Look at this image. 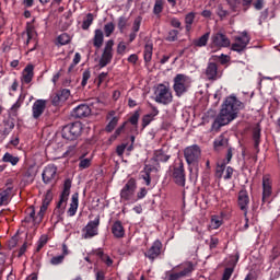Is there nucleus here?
Instances as JSON below:
<instances>
[{"mask_svg":"<svg viewBox=\"0 0 280 280\" xmlns=\"http://www.w3.org/2000/svg\"><path fill=\"white\" fill-rule=\"evenodd\" d=\"M244 108H246V105L240 101L237 96L233 94L228 96L225 102L222 104L220 114L212 122V130L218 132L222 126H229L230 121L237 119V113H240V110H244Z\"/></svg>","mask_w":280,"mask_h":280,"instance_id":"f257e3e1","label":"nucleus"},{"mask_svg":"<svg viewBox=\"0 0 280 280\" xmlns=\"http://www.w3.org/2000/svg\"><path fill=\"white\" fill-rule=\"evenodd\" d=\"M84 130V127L82 126V122L74 121L72 124H68L63 126L61 130V137L66 141H72V144L68 147V154H73L78 148V139L82 137V131Z\"/></svg>","mask_w":280,"mask_h":280,"instance_id":"f03ea898","label":"nucleus"},{"mask_svg":"<svg viewBox=\"0 0 280 280\" xmlns=\"http://www.w3.org/2000/svg\"><path fill=\"white\" fill-rule=\"evenodd\" d=\"M194 262L191 261H185L182 262L175 267L171 271L166 272V279L167 280H182L185 279V277H191V273L194 272Z\"/></svg>","mask_w":280,"mask_h":280,"instance_id":"7ed1b4c3","label":"nucleus"},{"mask_svg":"<svg viewBox=\"0 0 280 280\" xmlns=\"http://www.w3.org/2000/svg\"><path fill=\"white\" fill-rule=\"evenodd\" d=\"M191 89V78L187 74L178 73L173 79V91L176 97H183Z\"/></svg>","mask_w":280,"mask_h":280,"instance_id":"20e7f679","label":"nucleus"},{"mask_svg":"<svg viewBox=\"0 0 280 280\" xmlns=\"http://www.w3.org/2000/svg\"><path fill=\"white\" fill-rule=\"evenodd\" d=\"M154 102H156V104H163V106L172 104V102H174V95L170 86L163 83L158 84L154 88Z\"/></svg>","mask_w":280,"mask_h":280,"instance_id":"39448f33","label":"nucleus"},{"mask_svg":"<svg viewBox=\"0 0 280 280\" xmlns=\"http://www.w3.org/2000/svg\"><path fill=\"white\" fill-rule=\"evenodd\" d=\"M168 175L172 177V180L175 183V185H178V187H185L187 178L185 175V164L183 161H179L173 166H170Z\"/></svg>","mask_w":280,"mask_h":280,"instance_id":"423d86ee","label":"nucleus"},{"mask_svg":"<svg viewBox=\"0 0 280 280\" xmlns=\"http://www.w3.org/2000/svg\"><path fill=\"white\" fill-rule=\"evenodd\" d=\"M113 47H115V40L108 39L105 44L103 54L101 56V59L98 61L100 69H104L107 65H110L113 62Z\"/></svg>","mask_w":280,"mask_h":280,"instance_id":"0eeeda50","label":"nucleus"},{"mask_svg":"<svg viewBox=\"0 0 280 280\" xmlns=\"http://www.w3.org/2000/svg\"><path fill=\"white\" fill-rule=\"evenodd\" d=\"M200 154H201V151L198 144L187 147L184 150V156L188 165H198V161H200Z\"/></svg>","mask_w":280,"mask_h":280,"instance_id":"6e6552de","label":"nucleus"},{"mask_svg":"<svg viewBox=\"0 0 280 280\" xmlns=\"http://www.w3.org/2000/svg\"><path fill=\"white\" fill-rule=\"evenodd\" d=\"M234 40L235 43H233L231 46L232 51L242 54V51H244L250 44V35H248V32L244 31L241 33V36H236Z\"/></svg>","mask_w":280,"mask_h":280,"instance_id":"1a4fd4ad","label":"nucleus"},{"mask_svg":"<svg viewBox=\"0 0 280 280\" xmlns=\"http://www.w3.org/2000/svg\"><path fill=\"white\" fill-rule=\"evenodd\" d=\"M161 253H163V243L160 240L153 242L149 249L144 252V257L153 264L155 259L161 257Z\"/></svg>","mask_w":280,"mask_h":280,"instance_id":"9d476101","label":"nucleus"},{"mask_svg":"<svg viewBox=\"0 0 280 280\" xmlns=\"http://www.w3.org/2000/svg\"><path fill=\"white\" fill-rule=\"evenodd\" d=\"M211 45L212 47H217V49H222L226 47H231V39L226 34L222 32L213 33L211 36Z\"/></svg>","mask_w":280,"mask_h":280,"instance_id":"9b49d317","label":"nucleus"},{"mask_svg":"<svg viewBox=\"0 0 280 280\" xmlns=\"http://www.w3.org/2000/svg\"><path fill=\"white\" fill-rule=\"evenodd\" d=\"M42 178L45 185L56 183V180H58V167L54 164L47 165L43 171Z\"/></svg>","mask_w":280,"mask_h":280,"instance_id":"f8f14e48","label":"nucleus"},{"mask_svg":"<svg viewBox=\"0 0 280 280\" xmlns=\"http://www.w3.org/2000/svg\"><path fill=\"white\" fill-rule=\"evenodd\" d=\"M135 191H137V179L129 178L128 182L125 184L122 189L120 190V198L121 200L128 201L135 196Z\"/></svg>","mask_w":280,"mask_h":280,"instance_id":"ddd939ff","label":"nucleus"},{"mask_svg":"<svg viewBox=\"0 0 280 280\" xmlns=\"http://www.w3.org/2000/svg\"><path fill=\"white\" fill-rule=\"evenodd\" d=\"M85 232L84 240H91L96 235H100V217H96L93 221H90L83 229Z\"/></svg>","mask_w":280,"mask_h":280,"instance_id":"4468645a","label":"nucleus"},{"mask_svg":"<svg viewBox=\"0 0 280 280\" xmlns=\"http://www.w3.org/2000/svg\"><path fill=\"white\" fill-rule=\"evenodd\" d=\"M238 209L243 211L244 218L248 215V205H250V197L248 196V190L242 189L238 191L237 196Z\"/></svg>","mask_w":280,"mask_h":280,"instance_id":"2eb2a0df","label":"nucleus"},{"mask_svg":"<svg viewBox=\"0 0 280 280\" xmlns=\"http://www.w3.org/2000/svg\"><path fill=\"white\" fill-rule=\"evenodd\" d=\"M43 218H45V214H42L40 212L36 215V210L34 209V206L28 207L26 209V217L24 218V222L30 224L31 222H34V224H40L43 222Z\"/></svg>","mask_w":280,"mask_h":280,"instance_id":"dca6fc26","label":"nucleus"},{"mask_svg":"<svg viewBox=\"0 0 280 280\" xmlns=\"http://www.w3.org/2000/svg\"><path fill=\"white\" fill-rule=\"evenodd\" d=\"M272 196V179L270 175L262 176V202H267Z\"/></svg>","mask_w":280,"mask_h":280,"instance_id":"f3484780","label":"nucleus"},{"mask_svg":"<svg viewBox=\"0 0 280 280\" xmlns=\"http://www.w3.org/2000/svg\"><path fill=\"white\" fill-rule=\"evenodd\" d=\"M117 112L115 110H109L106 115V121L108 124L105 126V132H113L115 128H117V124H119V117L116 116Z\"/></svg>","mask_w":280,"mask_h":280,"instance_id":"a211bd4d","label":"nucleus"},{"mask_svg":"<svg viewBox=\"0 0 280 280\" xmlns=\"http://www.w3.org/2000/svg\"><path fill=\"white\" fill-rule=\"evenodd\" d=\"M71 115L74 119H84V117L91 115V107L86 104H81L73 108Z\"/></svg>","mask_w":280,"mask_h":280,"instance_id":"6ab92c4d","label":"nucleus"},{"mask_svg":"<svg viewBox=\"0 0 280 280\" xmlns=\"http://www.w3.org/2000/svg\"><path fill=\"white\" fill-rule=\"evenodd\" d=\"M46 108H47V101L45 100L35 101L32 106L33 119H39L43 113H45Z\"/></svg>","mask_w":280,"mask_h":280,"instance_id":"aec40b11","label":"nucleus"},{"mask_svg":"<svg viewBox=\"0 0 280 280\" xmlns=\"http://www.w3.org/2000/svg\"><path fill=\"white\" fill-rule=\"evenodd\" d=\"M71 194V179H66L65 184H63V190L60 194V199L57 203V209H61L62 203L67 202V200H69V196Z\"/></svg>","mask_w":280,"mask_h":280,"instance_id":"412c9836","label":"nucleus"},{"mask_svg":"<svg viewBox=\"0 0 280 280\" xmlns=\"http://www.w3.org/2000/svg\"><path fill=\"white\" fill-rule=\"evenodd\" d=\"M171 159L172 155L167 154L165 150L158 149L153 152L152 161H154V163L159 165L160 163H167V161H170Z\"/></svg>","mask_w":280,"mask_h":280,"instance_id":"4be33fe9","label":"nucleus"},{"mask_svg":"<svg viewBox=\"0 0 280 280\" xmlns=\"http://www.w3.org/2000/svg\"><path fill=\"white\" fill-rule=\"evenodd\" d=\"M52 200H54V192H51V189H48L43 198V203L39 209L40 218H43V215H45V213L47 212V209Z\"/></svg>","mask_w":280,"mask_h":280,"instance_id":"5701e85b","label":"nucleus"},{"mask_svg":"<svg viewBox=\"0 0 280 280\" xmlns=\"http://www.w3.org/2000/svg\"><path fill=\"white\" fill-rule=\"evenodd\" d=\"M80 206V194L74 192L71 197L70 208L67 211L69 218H73L78 213V207Z\"/></svg>","mask_w":280,"mask_h":280,"instance_id":"b1692460","label":"nucleus"},{"mask_svg":"<svg viewBox=\"0 0 280 280\" xmlns=\"http://www.w3.org/2000/svg\"><path fill=\"white\" fill-rule=\"evenodd\" d=\"M12 189H14V186L12 185V179H8L7 189L0 192V207L3 205H8L10 200V195L12 194Z\"/></svg>","mask_w":280,"mask_h":280,"instance_id":"393cba45","label":"nucleus"},{"mask_svg":"<svg viewBox=\"0 0 280 280\" xmlns=\"http://www.w3.org/2000/svg\"><path fill=\"white\" fill-rule=\"evenodd\" d=\"M213 148L215 152H220V150H224V148H229V138L226 135L222 133L217 137L213 141Z\"/></svg>","mask_w":280,"mask_h":280,"instance_id":"a878e982","label":"nucleus"},{"mask_svg":"<svg viewBox=\"0 0 280 280\" xmlns=\"http://www.w3.org/2000/svg\"><path fill=\"white\" fill-rule=\"evenodd\" d=\"M112 233L117 240H121V237H125L126 230L124 229V223H121V221L119 220L115 221L112 225Z\"/></svg>","mask_w":280,"mask_h":280,"instance_id":"bb28decb","label":"nucleus"},{"mask_svg":"<svg viewBox=\"0 0 280 280\" xmlns=\"http://www.w3.org/2000/svg\"><path fill=\"white\" fill-rule=\"evenodd\" d=\"M34 80V65H27L22 72V84H30Z\"/></svg>","mask_w":280,"mask_h":280,"instance_id":"cd10ccee","label":"nucleus"},{"mask_svg":"<svg viewBox=\"0 0 280 280\" xmlns=\"http://www.w3.org/2000/svg\"><path fill=\"white\" fill-rule=\"evenodd\" d=\"M206 78L212 81L218 80V63L215 62L208 63L206 68Z\"/></svg>","mask_w":280,"mask_h":280,"instance_id":"c85d7f7f","label":"nucleus"},{"mask_svg":"<svg viewBox=\"0 0 280 280\" xmlns=\"http://www.w3.org/2000/svg\"><path fill=\"white\" fill-rule=\"evenodd\" d=\"M93 255H96V257L100 258L101 261H103V264H105V266H107L108 268L113 266V258L105 254L103 248H97L93 250Z\"/></svg>","mask_w":280,"mask_h":280,"instance_id":"c756f323","label":"nucleus"},{"mask_svg":"<svg viewBox=\"0 0 280 280\" xmlns=\"http://www.w3.org/2000/svg\"><path fill=\"white\" fill-rule=\"evenodd\" d=\"M153 51H154V44H152V42L148 40L144 45V51H143L144 62L152 61Z\"/></svg>","mask_w":280,"mask_h":280,"instance_id":"7c9ffc66","label":"nucleus"},{"mask_svg":"<svg viewBox=\"0 0 280 280\" xmlns=\"http://www.w3.org/2000/svg\"><path fill=\"white\" fill-rule=\"evenodd\" d=\"M93 45L96 49H100L104 45V32L100 28L94 32Z\"/></svg>","mask_w":280,"mask_h":280,"instance_id":"2f4dec72","label":"nucleus"},{"mask_svg":"<svg viewBox=\"0 0 280 280\" xmlns=\"http://www.w3.org/2000/svg\"><path fill=\"white\" fill-rule=\"evenodd\" d=\"M163 10H165V0H155L153 5V14L156 16V19H161Z\"/></svg>","mask_w":280,"mask_h":280,"instance_id":"473e14b6","label":"nucleus"},{"mask_svg":"<svg viewBox=\"0 0 280 280\" xmlns=\"http://www.w3.org/2000/svg\"><path fill=\"white\" fill-rule=\"evenodd\" d=\"M209 36H211V33L207 32L201 37L194 39L192 45L195 47H207V43H209Z\"/></svg>","mask_w":280,"mask_h":280,"instance_id":"72a5a7b5","label":"nucleus"},{"mask_svg":"<svg viewBox=\"0 0 280 280\" xmlns=\"http://www.w3.org/2000/svg\"><path fill=\"white\" fill-rule=\"evenodd\" d=\"M185 28L186 32H191V25H194V21H196V12L191 11L185 15Z\"/></svg>","mask_w":280,"mask_h":280,"instance_id":"f704fd0d","label":"nucleus"},{"mask_svg":"<svg viewBox=\"0 0 280 280\" xmlns=\"http://www.w3.org/2000/svg\"><path fill=\"white\" fill-rule=\"evenodd\" d=\"M254 148L256 152H259V143H261V129L256 128L253 131Z\"/></svg>","mask_w":280,"mask_h":280,"instance_id":"c9c22d12","label":"nucleus"},{"mask_svg":"<svg viewBox=\"0 0 280 280\" xmlns=\"http://www.w3.org/2000/svg\"><path fill=\"white\" fill-rule=\"evenodd\" d=\"M22 182L24 185H31V183H34V173H32L31 170H26L22 174Z\"/></svg>","mask_w":280,"mask_h":280,"instance_id":"e433bc0d","label":"nucleus"},{"mask_svg":"<svg viewBox=\"0 0 280 280\" xmlns=\"http://www.w3.org/2000/svg\"><path fill=\"white\" fill-rule=\"evenodd\" d=\"M237 261H240V253H236L235 255L229 257V260L226 261V268H232V270L235 271V266H237Z\"/></svg>","mask_w":280,"mask_h":280,"instance_id":"4c0bfd02","label":"nucleus"},{"mask_svg":"<svg viewBox=\"0 0 280 280\" xmlns=\"http://www.w3.org/2000/svg\"><path fill=\"white\" fill-rule=\"evenodd\" d=\"M3 163H11V165H16L19 163V156H14L11 153H4L2 158Z\"/></svg>","mask_w":280,"mask_h":280,"instance_id":"58836bf2","label":"nucleus"},{"mask_svg":"<svg viewBox=\"0 0 280 280\" xmlns=\"http://www.w3.org/2000/svg\"><path fill=\"white\" fill-rule=\"evenodd\" d=\"M126 126H128V121H124V122L121 124V126H119V127L115 130L114 135H112L110 138H109L110 141H115V139H117V137H120L121 133L124 132V130H126Z\"/></svg>","mask_w":280,"mask_h":280,"instance_id":"ea45409f","label":"nucleus"},{"mask_svg":"<svg viewBox=\"0 0 280 280\" xmlns=\"http://www.w3.org/2000/svg\"><path fill=\"white\" fill-rule=\"evenodd\" d=\"M47 242H49V237L47 235H42L37 242L35 253H40V250H43Z\"/></svg>","mask_w":280,"mask_h":280,"instance_id":"a19ab883","label":"nucleus"},{"mask_svg":"<svg viewBox=\"0 0 280 280\" xmlns=\"http://www.w3.org/2000/svg\"><path fill=\"white\" fill-rule=\"evenodd\" d=\"M139 117H141V114L139 113V110H136L129 118H128V124H131V126H135V128H137V126H139Z\"/></svg>","mask_w":280,"mask_h":280,"instance_id":"79ce46f5","label":"nucleus"},{"mask_svg":"<svg viewBox=\"0 0 280 280\" xmlns=\"http://www.w3.org/2000/svg\"><path fill=\"white\" fill-rule=\"evenodd\" d=\"M93 21H94L93 13H88L86 18L83 20L82 30H89V27L93 25Z\"/></svg>","mask_w":280,"mask_h":280,"instance_id":"37998d69","label":"nucleus"},{"mask_svg":"<svg viewBox=\"0 0 280 280\" xmlns=\"http://www.w3.org/2000/svg\"><path fill=\"white\" fill-rule=\"evenodd\" d=\"M224 170H226V162H223L221 164L218 163L215 168V177L222 178V176L224 175Z\"/></svg>","mask_w":280,"mask_h":280,"instance_id":"c03bdc74","label":"nucleus"},{"mask_svg":"<svg viewBox=\"0 0 280 280\" xmlns=\"http://www.w3.org/2000/svg\"><path fill=\"white\" fill-rule=\"evenodd\" d=\"M79 161H80L79 167H80L81 170H89V167H91V159H89V158H85V159H84V156H81V158L79 159Z\"/></svg>","mask_w":280,"mask_h":280,"instance_id":"a18cd8bd","label":"nucleus"},{"mask_svg":"<svg viewBox=\"0 0 280 280\" xmlns=\"http://www.w3.org/2000/svg\"><path fill=\"white\" fill-rule=\"evenodd\" d=\"M229 15V11L224 10V7L222 4H219L217 8V16L221 19V21H224L226 16Z\"/></svg>","mask_w":280,"mask_h":280,"instance_id":"49530a36","label":"nucleus"},{"mask_svg":"<svg viewBox=\"0 0 280 280\" xmlns=\"http://www.w3.org/2000/svg\"><path fill=\"white\" fill-rule=\"evenodd\" d=\"M113 32H115V24L113 22H109L104 25V33L107 38L110 37Z\"/></svg>","mask_w":280,"mask_h":280,"instance_id":"de8ad7c7","label":"nucleus"},{"mask_svg":"<svg viewBox=\"0 0 280 280\" xmlns=\"http://www.w3.org/2000/svg\"><path fill=\"white\" fill-rule=\"evenodd\" d=\"M166 40L168 43H176V40H178V31L177 30H171L168 32V35L166 37Z\"/></svg>","mask_w":280,"mask_h":280,"instance_id":"09e8293b","label":"nucleus"},{"mask_svg":"<svg viewBox=\"0 0 280 280\" xmlns=\"http://www.w3.org/2000/svg\"><path fill=\"white\" fill-rule=\"evenodd\" d=\"M127 25H128V18L120 16L118 19V30H119V32L124 33V30H126Z\"/></svg>","mask_w":280,"mask_h":280,"instance_id":"8fccbe9b","label":"nucleus"},{"mask_svg":"<svg viewBox=\"0 0 280 280\" xmlns=\"http://www.w3.org/2000/svg\"><path fill=\"white\" fill-rule=\"evenodd\" d=\"M57 40L59 45H69V43H71V37H69L67 33H63L58 36Z\"/></svg>","mask_w":280,"mask_h":280,"instance_id":"3c124183","label":"nucleus"},{"mask_svg":"<svg viewBox=\"0 0 280 280\" xmlns=\"http://www.w3.org/2000/svg\"><path fill=\"white\" fill-rule=\"evenodd\" d=\"M152 121H154V118L150 114L144 115L142 117V130H145V128H148Z\"/></svg>","mask_w":280,"mask_h":280,"instance_id":"603ef678","label":"nucleus"},{"mask_svg":"<svg viewBox=\"0 0 280 280\" xmlns=\"http://www.w3.org/2000/svg\"><path fill=\"white\" fill-rule=\"evenodd\" d=\"M152 170H148L141 173V178L144 180L145 185L149 187V185L152 183V177L150 176Z\"/></svg>","mask_w":280,"mask_h":280,"instance_id":"864d4df0","label":"nucleus"},{"mask_svg":"<svg viewBox=\"0 0 280 280\" xmlns=\"http://www.w3.org/2000/svg\"><path fill=\"white\" fill-rule=\"evenodd\" d=\"M228 4L230 5V10L232 12H237V9L240 8V4L242 3L241 0H226Z\"/></svg>","mask_w":280,"mask_h":280,"instance_id":"5fc2aeb1","label":"nucleus"},{"mask_svg":"<svg viewBox=\"0 0 280 280\" xmlns=\"http://www.w3.org/2000/svg\"><path fill=\"white\" fill-rule=\"evenodd\" d=\"M89 80H91V70L88 69L83 71L81 86H86V84H89Z\"/></svg>","mask_w":280,"mask_h":280,"instance_id":"6e6d98bb","label":"nucleus"},{"mask_svg":"<svg viewBox=\"0 0 280 280\" xmlns=\"http://www.w3.org/2000/svg\"><path fill=\"white\" fill-rule=\"evenodd\" d=\"M141 21H143V18L138 16L133 21V25H132V32L137 34V32H139V30H141Z\"/></svg>","mask_w":280,"mask_h":280,"instance_id":"4d7b16f0","label":"nucleus"},{"mask_svg":"<svg viewBox=\"0 0 280 280\" xmlns=\"http://www.w3.org/2000/svg\"><path fill=\"white\" fill-rule=\"evenodd\" d=\"M63 261H65V256H62V255L54 256L50 259L51 266H60V264H63Z\"/></svg>","mask_w":280,"mask_h":280,"instance_id":"13d9d810","label":"nucleus"},{"mask_svg":"<svg viewBox=\"0 0 280 280\" xmlns=\"http://www.w3.org/2000/svg\"><path fill=\"white\" fill-rule=\"evenodd\" d=\"M59 96L61 97V101L67 102L69 100V97L71 96V91H69L68 89H63L59 92Z\"/></svg>","mask_w":280,"mask_h":280,"instance_id":"bf43d9fd","label":"nucleus"},{"mask_svg":"<svg viewBox=\"0 0 280 280\" xmlns=\"http://www.w3.org/2000/svg\"><path fill=\"white\" fill-rule=\"evenodd\" d=\"M233 272H235L233 268H225L221 280H230L233 276Z\"/></svg>","mask_w":280,"mask_h":280,"instance_id":"052dcab7","label":"nucleus"},{"mask_svg":"<svg viewBox=\"0 0 280 280\" xmlns=\"http://www.w3.org/2000/svg\"><path fill=\"white\" fill-rule=\"evenodd\" d=\"M65 101H62L60 94L57 92L56 95L52 96L51 104L52 106H60Z\"/></svg>","mask_w":280,"mask_h":280,"instance_id":"680f3d73","label":"nucleus"},{"mask_svg":"<svg viewBox=\"0 0 280 280\" xmlns=\"http://www.w3.org/2000/svg\"><path fill=\"white\" fill-rule=\"evenodd\" d=\"M80 60H82V55H80V52H75L72 65L69 67V71H71L75 65H80Z\"/></svg>","mask_w":280,"mask_h":280,"instance_id":"e2e57ef3","label":"nucleus"},{"mask_svg":"<svg viewBox=\"0 0 280 280\" xmlns=\"http://www.w3.org/2000/svg\"><path fill=\"white\" fill-rule=\"evenodd\" d=\"M171 25H172V27H175L176 30H183V27H182L183 23H180V20H178V18L171 19Z\"/></svg>","mask_w":280,"mask_h":280,"instance_id":"0e129e2a","label":"nucleus"},{"mask_svg":"<svg viewBox=\"0 0 280 280\" xmlns=\"http://www.w3.org/2000/svg\"><path fill=\"white\" fill-rule=\"evenodd\" d=\"M233 172H235V170H233L231 166H228L225 175L223 176L224 180H231L233 178Z\"/></svg>","mask_w":280,"mask_h":280,"instance_id":"69168bd1","label":"nucleus"},{"mask_svg":"<svg viewBox=\"0 0 280 280\" xmlns=\"http://www.w3.org/2000/svg\"><path fill=\"white\" fill-rule=\"evenodd\" d=\"M211 224L213 229H220V226H222V221H220V219H218V217H213L211 219Z\"/></svg>","mask_w":280,"mask_h":280,"instance_id":"338daca9","label":"nucleus"},{"mask_svg":"<svg viewBox=\"0 0 280 280\" xmlns=\"http://www.w3.org/2000/svg\"><path fill=\"white\" fill-rule=\"evenodd\" d=\"M126 148H127V145L126 144H120V145H118L117 148H116V154L118 155V156H124V152H126Z\"/></svg>","mask_w":280,"mask_h":280,"instance_id":"774afa93","label":"nucleus"}]
</instances>
